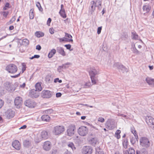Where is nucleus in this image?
<instances>
[{"mask_svg": "<svg viewBox=\"0 0 154 154\" xmlns=\"http://www.w3.org/2000/svg\"><path fill=\"white\" fill-rule=\"evenodd\" d=\"M91 84L90 82L86 83L85 84V88H88L90 86Z\"/></svg>", "mask_w": 154, "mask_h": 154, "instance_id": "0e129e2a", "label": "nucleus"}, {"mask_svg": "<svg viewBox=\"0 0 154 154\" xmlns=\"http://www.w3.org/2000/svg\"><path fill=\"white\" fill-rule=\"evenodd\" d=\"M131 132L134 134V133H137L136 131L135 130V128L134 127H131Z\"/></svg>", "mask_w": 154, "mask_h": 154, "instance_id": "bf43d9fd", "label": "nucleus"}, {"mask_svg": "<svg viewBox=\"0 0 154 154\" xmlns=\"http://www.w3.org/2000/svg\"><path fill=\"white\" fill-rule=\"evenodd\" d=\"M53 112V110L51 109H50L48 110H46L45 111V113H46L47 114H49L51 113L52 112Z\"/></svg>", "mask_w": 154, "mask_h": 154, "instance_id": "13d9d810", "label": "nucleus"}, {"mask_svg": "<svg viewBox=\"0 0 154 154\" xmlns=\"http://www.w3.org/2000/svg\"><path fill=\"white\" fill-rule=\"evenodd\" d=\"M4 86L5 89L9 91H14L16 89L14 85L9 82L4 83Z\"/></svg>", "mask_w": 154, "mask_h": 154, "instance_id": "0eeeda50", "label": "nucleus"}, {"mask_svg": "<svg viewBox=\"0 0 154 154\" xmlns=\"http://www.w3.org/2000/svg\"><path fill=\"white\" fill-rule=\"evenodd\" d=\"M114 67H116L119 70H121L122 71H126L127 68L126 67L123 65L121 63L119 62L115 63L113 65Z\"/></svg>", "mask_w": 154, "mask_h": 154, "instance_id": "ddd939ff", "label": "nucleus"}, {"mask_svg": "<svg viewBox=\"0 0 154 154\" xmlns=\"http://www.w3.org/2000/svg\"><path fill=\"white\" fill-rule=\"evenodd\" d=\"M29 96L33 98H36L39 96V93L34 89H32L29 93Z\"/></svg>", "mask_w": 154, "mask_h": 154, "instance_id": "4468645a", "label": "nucleus"}, {"mask_svg": "<svg viewBox=\"0 0 154 154\" xmlns=\"http://www.w3.org/2000/svg\"><path fill=\"white\" fill-rule=\"evenodd\" d=\"M5 115L7 119H10L13 118L15 115V112L11 109H8L5 112Z\"/></svg>", "mask_w": 154, "mask_h": 154, "instance_id": "f8f14e48", "label": "nucleus"}, {"mask_svg": "<svg viewBox=\"0 0 154 154\" xmlns=\"http://www.w3.org/2000/svg\"><path fill=\"white\" fill-rule=\"evenodd\" d=\"M78 132L80 135L85 136L88 134V129L85 126H81L78 129Z\"/></svg>", "mask_w": 154, "mask_h": 154, "instance_id": "7ed1b4c3", "label": "nucleus"}, {"mask_svg": "<svg viewBox=\"0 0 154 154\" xmlns=\"http://www.w3.org/2000/svg\"><path fill=\"white\" fill-rule=\"evenodd\" d=\"M89 75L91 79V82L94 85L96 84L97 78L96 75L99 74L98 71L95 69V68L92 67L91 68L89 72Z\"/></svg>", "mask_w": 154, "mask_h": 154, "instance_id": "f257e3e1", "label": "nucleus"}, {"mask_svg": "<svg viewBox=\"0 0 154 154\" xmlns=\"http://www.w3.org/2000/svg\"><path fill=\"white\" fill-rule=\"evenodd\" d=\"M106 128L109 130H112L114 128L115 125L113 122H111V120L109 119L105 123Z\"/></svg>", "mask_w": 154, "mask_h": 154, "instance_id": "dca6fc26", "label": "nucleus"}, {"mask_svg": "<svg viewBox=\"0 0 154 154\" xmlns=\"http://www.w3.org/2000/svg\"><path fill=\"white\" fill-rule=\"evenodd\" d=\"M41 94L42 97L46 98H49L53 95H54L53 92L47 90L43 91Z\"/></svg>", "mask_w": 154, "mask_h": 154, "instance_id": "423d86ee", "label": "nucleus"}, {"mask_svg": "<svg viewBox=\"0 0 154 154\" xmlns=\"http://www.w3.org/2000/svg\"><path fill=\"white\" fill-rule=\"evenodd\" d=\"M24 104L26 106L30 108H34L36 105V102L34 100L31 99H28L26 100L24 102Z\"/></svg>", "mask_w": 154, "mask_h": 154, "instance_id": "39448f33", "label": "nucleus"}, {"mask_svg": "<svg viewBox=\"0 0 154 154\" xmlns=\"http://www.w3.org/2000/svg\"><path fill=\"white\" fill-rule=\"evenodd\" d=\"M59 14L63 18H65L66 17V15L65 13V10L63 9V10H60L59 12Z\"/></svg>", "mask_w": 154, "mask_h": 154, "instance_id": "f704fd0d", "label": "nucleus"}, {"mask_svg": "<svg viewBox=\"0 0 154 154\" xmlns=\"http://www.w3.org/2000/svg\"><path fill=\"white\" fill-rule=\"evenodd\" d=\"M131 33V37L132 39L134 40H138V37L139 36L135 31H134V32H132Z\"/></svg>", "mask_w": 154, "mask_h": 154, "instance_id": "473e14b6", "label": "nucleus"}, {"mask_svg": "<svg viewBox=\"0 0 154 154\" xmlns=\"http://www.w3.org/2000/svg\"><path fill=\"white\" fill-rule=\"evenodd\" d=\"M103 0H96L94 1L95 7L97 8V9L100 11L101 10L102 7V2Z\"/></svg>", "mask_w": 154, "mask_h": 154, "instance_id": "412c9836", "label": "nucleus"}, {"mask_svg": "<svg viewBox=\"0 0 154 154\" xmlns=\"http://www.w3.org/2000/svg\"><path fill=\"white\" fill-rule=\"evenodd\" d=\"M131 49L133 53L137 54H140V52L136 48L135 45L134 44H132L131 45Z\"/></svg>", "mask_w": 154, "mask_h": 154, "instance_id": "a878e982", "label": "nucleus"}, {"mask_svg": "<svg viewBox=\"0 0 154 154\" xmlns=\"http://www.w3.org/2000/svg\"><path fill=\"white\" fill-rule=\"evenodd\" d=\"M65 37L67 38H69V39H72V36L70 34L67 33L66 32H65Z\"/></svg>", "mask_w": 154, "mask_h": 154, "instance_id": "603ef678", "label": "nucleus"}, {"mask_svg": "<svg viewBox=\"0 0 154 154\" xmlns=\"http://www.w3.org/2000/svg\"><path fill=\"white\" fill-rule=\"evenodd\" d=\"M8 14L9 12L8 11H4L2 13V15L5 18L7 17Z\"/></svg>", "mask_w": 154, "mask_h": 154, "instance_id": "3c124183", "label": "nucleus"}, {"mask_svg": "<svg viewBox=\"0 0 154 154\" xmlns=\"http://www.w3.org/2000/svg\"><path fill=\"white\" fill-rule=\"evenodd\" d=\"M59 40L60 42H70L71 43H73V40L72 39H69V38L65 37L59 38Z\"/></svg>", "mask_w": 154, "mask_h": 154, "instance_id": "bb28decb", "label": "nucleus"}, {"mask_svg": "<svg viewBox=\"0 0 154 154\" xmlns=\"http://www.w3.org/2000/svg\"><path fill=\"white\" fill-rule=\"evenodd\" d=\"M96 7H95L94 1H91L88 10L89 14H90L91 15L93 14V13L95 10Z\"/></svg>", "mask_w": 154, "mask_h": 154, "instance_id": "f3484780", "label": "nucleus"}, {"mask_svg": "<svg viewBox=\"0 0 154 154\" xmlns=\"http://www.w3.org/2000/svg\"><path fill=\"white\" fill-rule=\"evenodd\" d=\"M6 69L9 73H14L17 70V67L14 64H11L8 65L6 67Z\"/></svg>", "mask_w": 154, "mask_h": 154, "instance_id": "20e7f679", "label": "nucleus"}, {"mask_svg": "<svg viewBox=\"0 0 154 154\" xmlns=\"http://www.w3.org/2000/svg\"><path fill=\"white\" fill-rule=\"evenodd\" d=\"M128 35L127 32L125 31L123 32H122L121 38L122 40H125L128 39Z\"/></svg>", "mask_w": 154, "mask_h": 154, "instance_id": "72a5a7b5", "label": "nucleus"}, {"mask_svg": "<svg viewBox=\"0 0 154 154\" xmlns=\"http://www.w3.org/2000/svg\"><path fill=\"white\" fill-rule=\"evenodd\" d=\"M85 124L86 125H88L89 126H91V127L94 128V129H96V128L95 127H94V126H93L91 124H90V123H88V122H85Z\"/></svg>", "mask_w": 154, "mask_h": 154, "instance_id": "69168bd1", "label": "nucleus"}, {"mask_svg": "<svg viewBox=\"0 0 154 154\" xmlns=\"http://www.w3.org/2000/svg\"><path fill=\"white\" fill-rule=\"evenodd\" d=\"M34 9H31L29 13V17L30 19H33L34 18Z\"/></svg>", "mask_w": 154, "mask_h": 154, "instance_id": "58836bf2", "label": "nucleus"}, {"mask_svg": "<svg viewBox=\"0 0 154 154\" xmlns=\"http://www.w3.org/2000/svg\"><path fill=\"white\" fill-rule=\"evenodd\" d=\"M42 120L43 121L48 122H49L50 120V118L49 116L47 115H42L41 117Z\"/></svg>", "mask_w": 154, "mask_h": 154, "instance_id": "b1692460", "label": "nucleus"}, {"mask_svg": "<svg viewBox=\"0 0 154 154\" xmlns=\"http://www.w3.org/2000/svg\"><path fill=\"white\" fill-rule=\"evenodd\" d=\"M35 90L38 92L41 91L42 90V88L41 85V84L39 82H38L35 84Z\"/></svg>", "mask_w": 154, "mask_h": 154, "instance_id": "7c9ffc66", "label": "nucleus"}, {"mask_svg": "<svg viewBox=\"0 0 154 154\" xmlns=\"http://www.w3.org/2000/svg\"><path fill=\"white\" fill-rule=\"evenodd\" d=\"M151 9L149 5H145L143 6V11H146V13H149Z\"/></svg>", "mask_w": 154, "mask_h": 154, "instance_id": "2f4dec72", "label": "nucleus"}, {"mask_svg": "<svg viewBox=\"0 0 154 154\" xmlns=\"http://www.w3.org/2000/svg\"><path fill=\"white\" fill-rule=\"evenodd\" d=\"M22 72L23 73L25 71L26 67V65L25 63H22Z\"/></svg>", "mask_w": 154, "mask_h": 154, "instance_id": "864d4df0", "label": "nucleus"}, {"mask_svg": "<svg viewBox=\"0 0 154 154\" xmlns=\"http://www.w3.org/2000/svg\"><path fill=\"white\" fill-rule=\"evenodd\" d=\"M130 138L131 143L132 144L134 145L136 142L135 138L133 137H130Z\"/></svg>", "mask_w": 154, "mask_h": 154, "instance_id": "5fc2aeb1", "label": "nucleus"}, {"mask_svg": "<svg viewBox=\"0 0 154 154\" xmlns=\"http://www.w3.org/2000/svg\"><path fill=\"white\" fill-rule=\"evenodd\" d=\"M49 32L51 34H53L54 32V29L52 27L50 28L49 29Z\"/></svg>", "mask_w": 154, "mask_h": 154, "instance_id": "4d7b16f0", "label": "nucleus"}, {"mask_svg": "<svg viewBox=\"0 0 154 154\" xmlns=\"http://www.w3.org/2000/svg\"><path fill=\"white\" fill-rule=\"evenodd\" d=\"M98 121L101 122H104L105 120L103 118L100 117L98 119Z\"/></svg>", "mask_w": 154, "mask_h": 154, "instance_id": "680f3d73", "label": "nucleus"}, {"mask_svg": "<svg viewBox=\"0 0 154 154\" xmlns=\"http://www.w3.org/2000/svg\"><path fill=\"white\" fill-rule=\"evenodd\" d=\"M89 143L92 146H95L97 144L99 143V142L97 139L96 138H91V139L89 140Z\"/></svg>", "mask_w": 154, "mask_h": 154, "instance_id": "aec40b11", "label": "nucleus"}, {"mask_svg": "<svg viewBox=\"0 0 154 154\" xmlns=\"http://www.w3.org/2000/svg\"><path fill=\"white\" fill-rule=\"evenodd\" d=\"M56 53V50L55 49H53L49 53L48 57L49 58H51Z\"/></svg>", "mask_w": 154, "mask_h": 154, "instance_id": "cd10ccee", "label": "nucleus"}, {"mask_svg": "<svg viewBox=\"0 0 154 154\" xmlns=\"http://www.w3.org/2000/svg\"><path fill=\"white\" fill-rule=\"evenodd\" d=\"M93 149L90 146H85L83 147L82 152V154H91Z\"/></svg>", "mask_w": 154, "mask_h": 154, "instance_id": "6e6552de", "label": "nucleus"}, {"mask_svg": "<svg viewBox=\"0 0 154 154\" xmlns=\"http://www.w3.org/2000/svg\"><path fill=\"white\" fill-rule=\"evenodd\" d=\"M95 154H104L103 151L100 148H96Z\"/></svg>", "mask_w": 154, "mask_h": 154, "instance_id": "79ce46f5", "label": "nucleus"}, {"mask_svg": "<svg viewBox=\"0 0 154 154\" xmlns=\"http://www.w3.org/2000/svg\"><path fill=\"white\" fill-rule=\"evenodd\" d=\"M23 103L22 98L20 97H17L14 100V103L16 108L19 109L22 106Z\"/></svg>", "mask_w": 154, "mask_h": 154, "instance_id": "9b49d317", "label": "nucleus"}, {"mask_svg": "<svg viewBox=\"0 0 154 154\" xmlns=\"http://www.w3.org/2000/svg\"><path fill=\"white\" fill-rule=\"evenodd\" d=\"M45 80L47 83H51L52 81V78L51 75H47L45 78Z\"/></svg>", "mask_w": 154, "mask_h": 154, "instance_id": "c756f323", "label": "nucleus"}, {"mask_svg": "<svg viewBox=\"0 0 154 154\" xmlns=\"http://www.w3.org/2000/svg\"><path fill=\"white\" fill-rule=\"evenodd\" d=\"M4 103V101L0 99V109L1 108L3 105Z\"/></svg>", "mask_w": 154, "mask_h": 154, "instance_id": "774afa93", "label": "nucleus"}, {"mask_svg": "<svg viewBox=\"0 0 154 154\" xmlns=\"http://www.w3.org/2000/svg\"><path fill=\"white\" fill-rule=\"evenodd\" d=\"M147 83L149 85L154 86V79L149 77H147L146 79Z\"/></svg>", "mask_w": 154, "mask_h": 154, "instance_id": "5701e85b", "label": "nucleus"}, {"mask_svg": "<svg viewBox=\"0 0 154 154\" xmlns=\"http://www.w3.org/2000/svg\"><path fill=\"white\" fill-rule=\"evenodd\" d=\"M23 45L26 46L29 44V41L27 39L25 38L22 40Z\"/></svg>", "mask_w": 154, "mask_h": 154, "instance_id": "c03bdc74", "label": "nucleus"}, {"mask_svg": "<svg viewBox=\"0 0 154 154\" xmlns=\"http://www.w3.org/2000/svg\"><path fill=\"white\" fill-rule=\"evenodd\" d=\"M11 8V5L9 2H7L5 4V6L3 7V9L4 10H8V9Z\"/></svg>", "mask_w": 154, "mask_h": 154, "instance_id": "4c0bfd02", "label": "nucleus"}, {"mask_svg": "<svg viewBox=\"0 0 154 154\" xmlns=\"http://www.w3.org/2000/svg\"><path fill=\"white\" fill-rule=\"evenodd\" d=\"M58 82L59 83H61L62 82V80L60 79H59L58 78H55L54 79V82L55 83H57Z\"/></svg>", "mask_w": 154, "mask_h": 154, "instance_id": "6e6d98bb", "label": "nucleus"}, {"mask_svg": "<svg viewBox=\"0 0 154 154\" xmlns=\"http://www.w3.org/2000/svg\"><path fill=\"white\" fill-rule=\"evenodd\" d=\"M23 146L27 148H29L31 146V142L28 140H25L23 141Z\"/></svg>", "mask_w": 154, "mask_h": 154, "instance_id": "393cba45", "label": "nucleus"}, {"mask_svg": "<svg viewBox=\"0 0 154 154\" xmlns=\"http://www.w3.org/2000/svg\"><path fill=\"white\" fill-rule=\"evenodd\" d=\"M75 130V125L71 124L70 125L67 130V133L68 136L71 137L74 134Z\"/></svg>", "mask_w": 154, "mask_h": 154, "instance_id": "1a4fd4ad", "label": "nucleus"}, {"mask_svg": "<svg viewBox=\"0 0 154 154\" xmlns=\"http://www.w3.org/2000/svg\"><path fill=\"white\" fill-rule=\"evenodd\" d=\"M63 64L64 66V69H66L68 68L69 67V66L71 65V63L69 62H67Z\"/></svg>", "mask_w": 154, "mask_h": 154, "instance_id": "de8ad7c7", "label": "nucleus"}, {"mask_svg": "<svg viewBox=\"0 0 154 154\" xmlns=\"http://www.w3.org/2000/svg\"><path fill=\"white\" fill-rule=\"evenodd\" d=\"M140 154H147L148 151L146 149L144 148L141 149L140 150Z\"/></svg>", "mask_w": 154, "mask_h": 154, "instance_id": "a18cd8bd", "label": "nucleus"}, {"mask_svg": "<svg viewBox=\"0 0 154 154\" xmlns=\"http://www.w3.org/2000/svg\"><path fill=\"white\" fill-rule=\"evenodd\" d=\"M140 145L146 148L149 147L150 143L149 139L146 137H141L140 139Z\"/></svg>", "mask_w": 154, "mask_h": 154, "instance_id": "f03ea898", "label": "nucleus"}, {"mask_svg": "<svg viewBox=\"0 0 154 154\" xmlns=\"http://www.w3.org/2000/svg\"><path fill=\"white\" fill-rule=\"evenodd\" d=\"M65 128L63 126H57L55 127L53 131L56 135H59L64 131Z\"/></svg>", "mask_w": 154, "mask_h": 154, "instance_id": "9d476101", "label": "nucleus"}, {"mask_svg": "<svg viewBox=\"0 0 154 154\" xmlns=\"http://www.w3.org/2000/svg\"><path fill=\"white\" fill-rule=\"evenodd\" d=\"M128 144V139L127 138L124 139L122 142V145L124 147L125 149H127Z\"/></svg>", "mask_w": 154, "mask_h": 154, "instance_id": "e433bc0d", "label": "nucleus"}, {"mask_svg": "<svg viewBox=\"0 0 154 154\" xmlns=\"http://www.w3.org/2000/svg\"><path fill=\"white\" fill-rule=\"evenodd\" d=\"M146 123L150 126L151 125H154V119L151 116H148L146 117Z\"/></svg>", "mask_w": 154, "mask_h": 154, "instance_id": "a211bd4d", "label": "nucleus"}, {"mask_svg": "<svg viewBox=\"0 0 154 154\" xmlns=\"http://www.w3.org/2000/svg\"><path fill=\"white\" fill-rule=\"evenodd\" d=\"M64 69V66L63 64L61 66H59L57 68V71L59 72H61L63 71V69Z\"/></svg>", "mask_w": 154, "mask_h": 154, "instance_id": "49530a36", "label": "nucleus"}, {"mask_svg": "<svg viewBox=\"0 0 154 154\" xmlns=\"http://www.w3.org/2000/svg\"><path fill=\"white\" fill-rule=\"evenodd\" d=\"M42 140V139L41 138L39 139L38 138H36L35 139V143H39Z\"/></svg>", "mask_w": 154, "mask_h": 154, "instance_id": "e2e57ef3", "label": "nucleus"}, {"mask_svg": "<svg viewBox=\"0 0 154 154\" xmlns=\"http://www.w3.org/2000/svg\"><path fill=\"white\" fill-rule=\"evenodd\" d=\"M12 146L17 150H19L21 148L20 144L18 140H15L12 143Z\"/></svg>", "mask_w": 154, "mask_h": 154, "instance_id": "6ab92c4d", "label": "nucleus"}, {"mask_svg": "<svg viewBox=\"0 0 154 154\" xmlns=\"http://www.w3.org/2000/svg\"><path fill=\"white\" fill-rule=\"evenodd\" d=\"M68 146L69 147L71 148L73 150H74L76 149L74 145L72 142H69L68 144Z\"/></svg>", "mask_w": 154, "mask_h": 154, "instance_id": "a19ab883", "label": "nucleus"}, {"mask_svg": "<svg viewBox=\"0 0 154 154\" xmlns=\"http://www.w3.org/2000/svg\"><path fill=\"white\" fill-rule=\"evenodd\" d=\"M51 21V19L50 18H49L48 20L47 24V25L49 26L50 25V24Z\"/></svg>", "mask_w": 154, "mask_h": 154, "instance_id": "338daca9", "label": "nucleus"}, {"mask_svg": "<svg viewBox=\"0 0 154 154\" xmlns=\"http://www.w3.org/2000/svg\"><path fill=\"white\" fill-rule=\"evenodd\" d=\"M121 132V131L119 130H117L116 132L115 136L118 139H119L120 138L121 136L120 134Z\"/></svg>", "mask_w": 154, "mask_h": 154, "instance_id": "37998d69", "label": "nucleus"}, {"mask_svg": "<svg viewBox=\"0 0 154 154\" xmlns=\"http://www.w3.org/2000/svg\"><path fill=\"white\" fill-rule=\"evenodd\" d=\"M35 35L38 38H40L44 36V33L41 32L37 31L35 33Z\"/></svg>", "mask_w": 154, "mask_h": 154, "instance_id": "c9c22d12", "label": "nucleus"}, {"mask_svg": "<svg viewBox=\"0 0 154 154\" xmlns=\"http://www.w3.org/2000/svg\"><path fill=\"white\" fill-rule=\"evenodd\" d=\"M52 146L51 143L49 141H45L43 145V148L44 150L48 151L51 149Z\"/></svg>", "mask_w": 154, "mask_h": 154, "instance_id": "2eb2a0df", "label": "nucleus"}, {"mask_svg": "<svg viewBox=\"0 0 154 154\" xmlns=\"http://www.w3.org/2000/svg\"><path fill=\"white\" fill-rule=\"evenodd\" d=\"M41 136L43 139H47L48 138V132L46 131H43L41 133Z\"/></svg>", "mask_w": 154, "mask_h": 154, "instance_id": "c85d7f7f", "label": "nucleus"}, {"mask_svg": "<svg viewBox=\"0 0 154 154\" xmlns=\"http://www.w3.org/2000/svg\"><path fill=\"white\" fill-rule=\"evenodd\" d=\"M36 7L38 8L39 11L41 12L43 11V9L42 8L40 3L39 2H38L36 3Z\"/></svg>", "mask_w": 154, "mask_h": 154, "instance_id": "ea45409f", "label": "nucleus"}, {"mask_svg": "<svg viewBox=\"0 0 154 154\" xmlns=\"http://www.w3.org/2000/svg\"><path fill=\"white\" fill-rule=\"evenodd\" d=\"M56 52L63 56H65L66 55V53L64 50L63 48L61 47H57L56 48Z\"/></svg>", "mask_w": 154, "mask_h": 154, "instance_id": "4be33fe9", "label": "nucleus"}, {"mask_svg": "<svg viewBox=\"0 0 154 154\" xmlns=\"http://www.w3.org/2000/svg\"><path fill=\"white\" fill-rule=\"evenodd\" d=\"M102 29V26L99 27L98 28L97 31V33L98 34H99L100 33Z\"/></svg>", "mask_w": 154, "mask_h": 154, "instance_id": "052dcab7", "label": "nucleus"}, {"mask_svg": "<svg viewBox=\"0 0 154 154\" xmlns=\"http://www.w3.org/2000/svg\"><path fill=\"white\" fill-rule=\"evenodd\" d=\"M64 46L67 49L69 50V51H71L73 50V48L71 49V45L69 44L65 45Z\"/></svg>", "mask_w": 154, "mask_h": 154, "instance_id": "09e8293b", "label": "nucleus"}, {"mask_svg": "<svg viewBox=\"0 0 154 154\" xmlns=\"http://www.w3.org/2000/svg\"><path fill=\"white\" fill-rule=\"evenodd\" d=\"M128 150L129 152V154H135V150L132 147H130Z\"/></svg>", "mask_w": 154, "mask_h": 154, "instance_id": "8fccbe9b", "label": "nucleus"}]
</instances>
